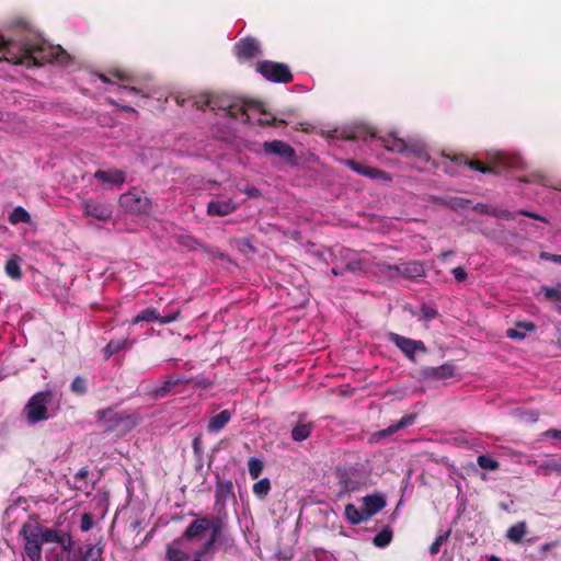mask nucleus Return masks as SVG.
Returning <instances> with one entry per match:
<instances>
[{
  "mask_svg": "<svg viewBox=\"0 0 561 561\" xmlns=\"http://www.w3.org/2000/svg\"><path fill=\"white\" fill-rule=\"evenodd\" d=\"M22 34L16 38L0 37V60L27 68L56 61L67 64L70 55L60 46L51 45L33 32L26 22H21Z\"/></svg>",
  "mask_w": 561,
  "mask_h": 561,
  "instance_id": "obj_1",
  "label": "nucleus"
},
{
  "mask_svg": "<svg viewBox=\"0 0 561 561\" xmlns=\"http://www.w3.org/2000/svg\"><path fill=\"white\" fill-rule=\"evenodd\" d=\"M444 157L457 164L467 165L484 174H500L506 170L518 169L523 164L522 158L518 154H510L506 152H496L494 156L490 157L488 164H484L480 160L469 159L465 154L450 156L444 153Z\"/></svg>",
  "mask_w": 561,
  "mask_h": 561,
  "instance_id": "obj_2",
  "label": "nucleus"
},
{
  "mask_svg": "<svg viewBox=\"0 0 561 561\" xmlns=\"http://www.w3.org/2000/svg\"><path fill=\"white\" fill-rule=\"evenodd\" d=\"M207 530H209L210 534L203 545L215 551V545L220 539L222 533V520L220 517H214L210 519L209 517L204 516L194 519L185 528L184 537L194 538L195 541H201Z\"/></svg>",
  "mask_w": 561,
  "mask_h": 561,
  "instance_id": "obj_3",
  "label": "nucleus"
},
{
  "mask_svg": "<svg viewBox=\"0 0 561 561\" xmlns=\"http://www.w3.org/2000/svg\"><path fill=\"white\" fill-rule=\"evenodd\" d=\"M348 140H367L368 138L377 139L380 146L386 150L403 154L407 151V140L397 137L393 134L386 136H377L376 131L366 125L355 126L347 135L344 136Z\"/></svg>",
  "mask_w": 561,
  "mask_h": 561,
  "instance_id": "obj_4",
  "label": "nucleus"
},
{
  "mask_svg": "<svg viewBox=\"0 0 561 561\" xmlns=\"http://www.w3.org/2000/svg\"><path fill=\"white\" fill-rule=\"evenodd\" d=\"M53 398V391L43 390L28 399L23 410L28 424L34 425L50 417L47 404L51 402Z\"/></svg>",
  "mask_w": 561,
  "mask_h": 561,
  "instance_id": "obj_5",
  "label": "nucleus"
},
{
  "mask_svg": "<svg viewBox=\"0 0 561 561\" xmlns=\"http://www.w3.org/2000/svg\"><path fill=\"white\" fill-rule=\"evenodd\" d=\"M95 417L105 432H114L122 426L130 428L136 425V420L131 414L115 408L100 409L95 412Z\"/></svg>",
  "mask_w": 561,
  "mask_h": 561,
  "instance_id": "obj_6",
  "label": "nucleus"
},
{
  "mask_svg": "<svg viewBox=\"0 0 561 561\" xmlns=\"http://www.w3.org/2000/svg\"><path fill=\"white\" fill-rule=\"evenodd\" d=\"M20 536L24 540V553L31 561H42L41 524L26 522L20 529Z\"/></svg>",
  "mask_w": 561,
  "mask_h": 561,
  "instance_id": "obj_7",
  "label": "nucleus"
},
{
  "mask_svg": "<svg viewBox=\"0 0 561 561\" xmlns=\"http://www.w3.org/2000/svg\"><path fill=\"white\" fill-rule=\"evenodd\" d=\"M118 203L130 215H149L153 207L152 201L140 194L135 187L123 193L119 196Z\"/></svg>",
  "mask_w": 561,
  "mask_h": 561,
  "instance_id": "obj_8",
  "label": "nucleus"
},
{
  "mask_svg": "<svg viewBox=\"0 0 561 561\" xmlns=\"http://www.w3.org/2000/svg\"><path fill=\"white\" fill-rule=\"evenodd\" d=\"M266 80L277 83H289L294 77L287 65L271 60L259 61L255 67Z\"/></svg>",
  "mask_w": 561,
  "mask_h": 561,
  "instance_id": "obj_9",
  "label": "nucleus"
},
{
  "mask_svg": "<svg viewBox=\"0 0 561 561\" xmlns=\"http://www.w3.org/2000/svg\"><path fill=\"white\" fill-rule=\"evenodd\" d=\"M387 337L413 363L416 360L415 355L417 353L426 354L428 352L426 345L421 340H413L394 332H388Z\"/></svg>",
  "mask_w": 561,
  "mask_h": 561,
  "instance_id": "obj_10",
  "label": "nucleus"
},
{
  "mask_svg": "<svg viewBox=\"0 0 561 561\" xmlns=\"http://www.w3.org/2000/svg\"><path fill=\"white\" fill-rule=\"evenodd\" d=\"M252 110H255L260 114H266V111L262 102L255 100L245 101L242 99H238L230 101L226 115L232 118L242 117L243 123H249V112Z\"/></svg>",
  "mask_w": 561,
  "mask_h": 561,
  "instance_id": "obj_11",
  "label": "nucleus"
},
{
  "mask_svg": "<svg viewBox=\"0 0 561 561\" xmlns=\"http://www.w3.org/2000/svg\"><path fill=\"white\" fill-rule=\"evenodd\" d=\"M263 153L266 156H276L287 164L297 165V154L295 149L283 140L264 141L262 144Z\"/></svg>",
  "mask_w": 561,
  "mask_h": 561,
  "instance_id": "obj_12",
  "label": "nucleus"
},
{
  "mask_svg": "<svg viewBox=\"0 0 561 561\" xmlns=\"http://www.w3.org/2000/svg\"><path fill=\"white\" fill-rule=\"evenodd\" d=\"M236 57L240 61H248L261 54L260 42L251 36L239 39L234 45Z\"/></svg>",
  "mask_w": 561,
  "mask_h": 561,
  "instance_id": "obj_13",
  "label": "nucleus"
},
{
  "mask_svg": "<svg viewBox=\"0 0 561 561\" xmlns=\"http://www.w3.org/2000/svg\"><path fill=\"white\" fill-rule=\"evenodd\" d=\"M419 380H442L455 376V366L450 363H445L437 367L424 366L417 370Z\"/></svg>",
  "mask_w": 561,
  "mask_h": 561,
  "instance_id": "obj_14",
  "label": "nucleus"
},
{
  "mask_svg": "<svg viewBox=\"0 0 561 561\" xmlns=\"http://www.w3.org/2000/svg\"><path fill=\"white\" fill-rule=\"evenodd\" d=\"M185 541H195L194 538H185L184 533L165 546V561H188L191 554L183 549Z\"/></svg>",
  "mask_w": 561,
  "mask_h": 561,
  "instance_id": "obj_15",
  "label": "nucleus"
},
{
  "mask_svg": "<svg viewBox=\"0 0 561 561\" xmlns=\"http://www.w3.org/2000/svg\"><path fill=\"white\" fill-rule=\"evenodd\" d=\"M104 543L102 541L95 545H88L85 547H78L72 552L71 561H100L104 553Z\"/></svg>",
  "mask_w": 561,
  "mask_h": 561,
  "instance_id": "obj_16",
  "label": "nucleus"
},
{
  "mask_svg": "<svg viewBox=\"0 0 561 561\" xmlns=\"http://www.w3.org/2000/svg\"><path fill=\"white\" fill-rule=\"evenodd\" d=\"M83 213L101 221H106L112 217V208L101 202L94 199H85L81 204Z\"/></svg>",
  "mask_w": 561,
  "mask_h": 561,
  "instance_id": "obj_17",
  "label": "nucleus"
},
{
  "mask_svg": "<svg viewBox=\"0 0 561 561\" xmlns=\"http://www.w3.org/2000/svg\"><path fill=\"white\" fill-rule=\"evenodd\" d=\"M343 164L347 167L353 172L364 175L369 179H381L386 181H390L391 178L388 173L382 170L366 165L364 163L357 162L353 159H346L343 161Z\"/></svg>",
  "mask_w": 561,
  "mask_h": 561,
  "instance_id": "obj_18",
  "label": "nucleus"
},
{
  "mask_svg": "<svg viewBox=\"0 0 561 561\" xmlns=\"http://www.w3.org/2000/svg\"><path fill=\"white\" fill-rule=\"evenodd\" d=\"M342 259L345 262L343 266V271L357 274V273H366L368 271V262L360 257L355 252L345 249L343 251Z\"/></svg>",
  "mask_w": 561,
  "mask_h": 561,
  "instance_id": "obj_19",
  "label": "nucleus"
},
{
  "mask_svg": "<svg viewBox=\"0 0 561 561\" xmlns=\"http://www.w3.org/2000/svg\"><path fill=\"white\" fill-rule=\"evenodd\" d=\"M93 176L103 183H108L116 186H122L126 181V172L115 168L110 170L99 169L94 172Z\"/></svg>",
  "mask_w": 561,
  "mask_h": 561,
  "instance_id": "obj_20",
  "label": "nucleus"
},
{
  "mask_svg": "<svg viewBox=\"0 0 561 561\" xmlns=\"http://www.w3.org/2000/svg\"><path fill=\"white\" fill-rule=\"evenodd\" d=\"M237 209V205L232 199H214L210 201L207 205V215L208 216H228L232 214Z\"/></svg>",
  "mask_w": 561,
  "mask_h": 561,
  "instance_id": "obj_21",
  "label": "nucleus"
},
{
  "mask_svg": "<svg viewBox=\"0 0 561 561\" xmlns=\"http://www.w3.org/2000/svg\"><path fill=\"white\" fill-rule=\"evenodd\" d=\"M516 215H522V216H525L528 218H533V219L541 221L543 224L549 222L548 219L545 218L543 216L536 214V213L528 211V210H518L517 213H512L504 208L493 207L492 211H491L492 217L497 218V219H504V220H514Z\"/></svg>",
  "mask_w": 561,
  "mask_h": 561,
  "instance_id": "obj_22",
  "label": "nucleus"
},
{
  "mask_svg": "<svg viewBox=\"0 0 561 561\" xmlns=\"http://www.w3.org/2000/svg\"><path fill=\"white\" fill-rule=\"evenodd\" d=\"M363 510L367 518L377 514L386 506V499L380 494H370L363 497Z\"/></svg>",
  "mask_w": 561,
  "mask_h": 561,
  "instance_id": "obj_23",
  "label": "nucleus"
},
{
  "mask_svg": "<svg viewBox=\"0 0 561 561\" xmlns=\"http://www.w3.org/2000/svg\"><path fill=\"white\" fill-rule=\"evenodd\" d=\"M415 420H416V414L404 415L397 423L391 424L387 428L377 432L375 434V436H377L379 438L390 436L402 428L413 425L415 423Z\"/></svg>",
  "mask_w": 561,
  "mask_h": 561,
  "instance_id": "obj_24",
  "label": "nucleus"
},
{
  "mask_svg": "<svg viewBox=\"0 0 561 561\" xmlns=\"http://www.w3.org/2000/svg\"><path fill=\"white\" fill-rule=\"evenodd\" d=\"M178 380H173V375L167 376L161 385H154L149 390V396L154 400H160L168 396L170 391L176 386Z\"/></svg>",
  "mask_w": 561,
  "mask_h": 561,
  "instance_id": "obj_25",
  "label": "nucleus"
},
{
  "mask_svg": "<svg viewBox=\"0 0 561 561\" xmlns=\"http://www.w3.org/2000/svg\"><path fill=\"white\" fill-rule=\"evenodd\" d=\"M231 420V412L229 410H222L218 414L209 419L207 424L208 433H219L226 427Z\"/></svg>",
  "mask_w": 561,
  "mask_h": 561,
  "instance_id": "obj_26",
  "label": "nucleus"
},
{
  "mask_svg": "<svg viewBox=\"0 0 561 561\" xmlns=\"http://www.w3.org/2000/svg\"><path fill=\"white\" fill-rule=\"evenodd\" d=\"M229 497H234L233 484L231 481H217L215 489L216 504L225 505Z\"/></svg>",
  "mask_w": 561,
  "mask_h": 561,
  "instance_id": "obj_27",
  "label": "nucleus"
},
{
  "mask_svg": "<svg viewBox=\"0 0 561 561\" xmlns=\"http://www.w3.org/2000/svg\"><path fill=\"white\" fill-rule=\"evenodd\" d=\"M536 330V324L529 321L517 322L514 328L506 331V336L513 340H523L526 332Z\"/></svg>",
  "mask_w": 561,
  "mask_h": 561,
  "instance_id": "obj_28",
  "label": "nucleus"
},
{
  "mask_svg": "<svg viewBox=\"0 0 561 561\" xmlns=\"http://www.w3.org/2000/svg\"><path fill=\"white\" fill-rule=\"evenodd\" d=\"M408 157L412 156L422 161L428 162L430 157L426 147L421 141H407V151L403 153Z\"/></svg>",
  "mask_w": 561,
  "mask_h": 561,
  "instance_id": "obj_29",
  "label": "nucleus"
},
{
  "mask_svg": "<svg viewBox=\"0 0 561 561\" xmlns=\"http://www.w3.org/2000/svg\"><path fill=\"white\" fill-rule=\"evenodd\" d=\"M314 428V424L312 422L297 423L291 430V438L294 442H302L310 437L312 431Z\"/></svg>",
  "mask_w": 561,
  "mask_h": 561,
  "instance_id": "obj_30",
  "label": "nucleus"
},
{
  "mask_svg": "<svg viewBox=\"0 0 561 561\" xmlns=\"http://www.w3.org/2000/svg\"><path fill=\"white\" fill-rule=\"evenodd\" d=\"M526 533H527V524L525 520H522V522H518V523L512 525L507 529L506 538L514 543H519V542H522Z\"/></svg>",
  "mask_w": 561,
  "mask_h": 561,
  "instance_id": "obj_31",
  "label": "nucleus"
},
{
  "mask_svg": "<svg viewBox=\"0 0 561 561\" xmlns=\"http://www.w3.org/2000/svg\"><path fill=\"white\" fill-rule=\"evenodd\" d=\"M160 320V313L159 311L153 307H148L144 310H141L137 316H135L131 320V324H138L140 322H159Z\"/></svg>",
  "mask_w": 561,
  "mask_h": 561,
  "instance_id": "obj_32",
  "label": "nucleus"
},
{
  "mask_svg": "<svg viewBox=\"0 0 561 561\" xmlns=\"http://www.w3.org/2000/svg\"><path fill=\"white\" fill-rule=\"evenodd\" d=\"M344 515L348 523L352 525H358L368 519L364 513V510L359 511L352 503L345 505Z\"/></svg>",
  "mask_w": 561,
  "mask_h": 561,
  "instance_id": "obj_33",
  "label": "nucleus"
},
{
  "mask_svg": "<svg viewBox=\"0 0 561 561\" xmlns=\"http://www.w3.org/2000/svg\"><path fill=\"white\" fill-rule=\"evenodd\" d=\"M424 267L419 262H410L400 265V276L405 278H416L424 275Z\"/></svg>",
  "mask_w": 561,
  "mask_h": 561,
  "instance_id": "obj_34",
  "label": "nucleus"
},
{
  "mask_svg": "<svg viewBox=\"0 0 561 561\" xmlns=\"http://www.w3.org/2000/svg\"><path fill=\"white\" fill-rule=\"evenodd\" d=\"M128 344V340H111L103 348V355L105 359H108L113 355L119 353Z\"/></svg>",
  "mask_w": 561,
  "mask_h": 561,
  "instance_id": "obj_35",
  "label": "nucleus"
},
{
  "mask_svg": "<svg viewBox=\"0 0 561 561\" xmlns=\"http://www.w3.org/2000/svg\"><path fill=\"white\" fill-rule=\"evenodd\" d=\"M31 220V215L22 206H16L9 216V222L11 225H18L21 222L30 224Z\"/></svg>",
  "mask_w": 561,
  "mask_h": 561,
  "instance_id": "obj_36",
  "label": "nucleus"
},
{
  "mask_svg": "<svg viewBox=\"0 0 561 561\" xmlns=\"http://www.w3.org/2000/svg\"><path fill=\"white\" fill-rule=\"evenodd\" d=\"M111 77L119 80V81H123V82H131L133 81V78L125 73L124 71L122 70H118V69H113V70H110L107 75H104V73H99L98 75V78L104 82V83H108V84H112L113 81L111 80Z\"/></svg>",
  "mask_w": 561,
  "mask_h": 561,
  "instance_id": "obj_37",
  "label": "nucleus"
},
{
  "mask_svg": "<svg viewBox=\"0 0 561 561\" xmlns=\"http://www.w3.org/2000/svg\"><path fill=\"white\" fill-rule=\"evenodd\" d=\"M4 270L7 275L12 279H21L22 272L19 256H13L10 260H8Z\"/></svg>",
  "mask_w": 561,
  "mask_h": 561,
  "instance_id": "obj_38",
  "label": "nucleus"
},
{
  "mask_svg": "<svg viewBox=\"0 0 561 561\" xmlns=\"http://www.w3.org/2000/svg\"><path fill=\"white\" fill-rule=\"evenodd\" d=\"M392 537V530L389 527H385L374 537L373 543L378 548H385L391 542Z\"/></svg>",
  "mask_w": 561,
  "mask_h": 561,
  "instance_id": "obj_39",
  "label": "nucleus"
},
{
  "mask_svg": "<svg viewBox=\"0 0 561 561\" xmlns=\"http://www.w3.org/2000/svg\"><path fill=\"white\" fill-rule=\"evenodd\" d=\"M253 493L261 500L265 499L271 491V482L263 478L253 484Z\"/></svg>",
  "mask_w": 561,
  "mask_h": 561,
  "instance_id": "obj_40",
  "label": "nucleus"
},
{
  "mask_svg": "<svg viewBox=\"0 0 561 561\" xmlns=\"http://www.w3.org/2000/svg\"><path fill=\"white\" fill-rule=\"evenodd\" d=\"M263 469H264L263 460L255 458V457H251L248 460L249 474L253 480L257 479L261 476Z\"/></svg>",
  "mask_w": 561,
  "mask_h": 561,
  "instance_id": "obj_41",
  "label": "nucleus"
},
{
  "mask_svg": "<svg viewBox=\"0 0 561 561\" xmlns=\"http://www.w3.org/2000/svg\"><path fill=\"white\" fill-rule=\"evenodd\" d=\"M538 470L545 476H549L552 472L561 473V462L557 461L556 459H549L541 462L538 466Z\"/></svg>",
  "mask_w": 561,
  "mask_h": 561,
  "instance_id": "obj_42",
  "label": "nucleus"
},
{
  "mask_svg": "<svg viewBox=\"0 0 561 561\" xmlns=\"http://www.w3.org/2000/svg\"><path fill=\"white\" fill-rule=\"evenodd\" d=\"M70 391L77 396H84L88 393V382L87 379L77 376L70 383Z\"/></svg>",
  "mask_w": 561,
  "mask_h": 561,
  "instance_id": "obj_43",
  "label": "nucleus"
},
{
  "mask_svg": "<svg viewBox=\"0 0 561 561\" xmlns=\"http://www.w3.org/2000/svg\"><path fill=\"white\" fill-rule=\"evenodd\" d=\"M215 551L202 545V547L193 552L191 561H213Z\"/></svg>",
  "mask_w": 561,
  "mask_h": 561,
  "instance_id": "obj_44",
  "label": "nucleus"
},
{
  "mask_svg": "<svg viewBox=\"0 0 561 561\" xmlns=\"http://www.w3.org/2000/svg\"><path fill=\"white\" fill-rule=\"evenodd\" d=\"M379 273L387 275L389 278L400 276V265H391L387 263H377Z\"/></svg>",
  "mask_w": 561,
  "mask_h": 561,
  "instance_id": "obj_45",
  "label": "nucleus"
},
{
  "mask_svg": "<svg viewBox=\"0 0 561 561\" xmlns=\"http://www.w3.org/2000/svg\"><path fill=\"white\" fill-rule=\"evenodd\" d=\"M59 539V533L54 528H47L41 525V540L44 542H55Z\"/></svg>",
  "mask_w": 561,
  "mask_h": 561,
  "instance_id": "obj_46",
  "label": "nucleus"
},
{
  "mask_svg": "<svg viewBox=\"0 0 561 561\" xmlns=\"http://www.w3.org/2000/svg\"><path fill=\"white\" fill-rule=\"evenodd\" d=\"M231 99L229 98H220V96H214L211 95V105L210 110L213 111H224L227 112Z\"/></svg>",
  "mask_w": 561,
  "mask_h": 561,
  "instance_id": "obj_47",
  "label": "nucleus"
},
{
  "mask_svg": "<svg viewBox=\"0 0 561 561\" xmlns=\"http://www.w3.org/2000/svg\"><path fill=\"white\" fill-rule=\"evenodd\" d=\"M477 462L480 468L485 470H496L500 466L495 459L485 455H480L477 459Z\"/></svg>",
  "mask_w": 561,
  "mask_h": 561,
  "instance_id": "obj_48",
  "label": "nucleus"
},
{
  "mask_svg": "<svg viewBox=\"0 0 561 561\" xmlns=\"http://www.w3.org/2000/svg\"><path fill=\"white\" fill-rule=\"evenodd\" d=\"M541 291L548 300L561 301V284L558 287L542 286Z\"/></svg>",
  "mask_w": 561,
  "mask_h": 561,
  "instance_id": "obj_49",
  "label": "nucleus"
},
{
  "mask_svg": "<svg viewBox=\"0 0 561 561\" xmlns=\"http://www.w3.org/2000/svg\"><path fill=\"white\" fill-rule=\"evenodd\" d=\"M264 115L268 116V117L267 118H260V119H257V125H260L262 127H266V126H285V125H287L286 121H284L282 118H277V117L273 116L272 114H268L267 112Z\"/></svg>",
  "mask_w": 561,
  "mask_h": 561,
  "instance_id": "obj_50",
  "label": "nucleus"
},
{
  "mask_svg": "<svg viewBox=\"0 0 561 561\" xmlns=\"http://www.w3.org/2000/svg\"><path fill=\"white\" fill-rule=\"evenodd\" d=\"M437 309L428 306V305H422L420 308V319L425 321H431L433 319H436L438 317Z\"/></svg>",
  "mask_w": 561,
  "mask_h": 561,
  "instance_id": "obj_51",
  "label": "nucleus"
},
{
  "mask_svg": "<svg viewBox=\"0 0 561 561\" xmlns=\"http://www.w3.org/2000/svg\"><path fill=\"white\" fill-rule=\"evenodd\" d=\"M56 543L60 545L65 552H70L73 548V540L69 533H59V539Z\"/></svg>",
  "mask_w": 561,
  "mask_h": 561,
  "instance_id": "obj_52",
  "label": "nucleus"
},
{
  "mask_svg": "<svg viewBox=\"0 0 561 561\" xmlns=\"http://www.w3.org/2000/svg\"><path fill=\"white\" fill-rule=\"evenodd\" d=\"M193 105L198 110H204L205 107H209L211 105V95L209 94H201L194 98Z\"/></svg>",
  "mask_w": 561,
  "mask_h": 561,
  "instance_id": "obj_53",
  "label": "nucleus"
},
{
  "mask_svg": "<svg viewBox=\"0 0 561 561\" xmlns=\"http://www.w3.org/2000/svg\"><path fill=\"white\" fill-rule=\"evenodd\" d=\"M192 385L199 389H208L214 386V380L205 376H197L193 378Z\"/></svg>",
  "mask_w": 561,
  "mask_h": 561,
  "instance_id": "obj_54",
  "label": "nucleus"
},
{
  "mask_svg": "<svg viewBox=\"0 0 561 561\" xmlns=\"http://www.w3.org/2000/svg\"><path fill=\"white\" fill-rule=\"evenodd\" d=\"M519 181L524 182V183H535L536 182V183H539L545 186L548 185V179L545 175L539 174V173H533L529 176L520 178Z\"/></svg>",
  "mask_w": 561,
  "mask_h": 561,
  "instance_id": "obj_55",
  "label": "nucleus"
},
{
  "mask_svg": "<svg viewBox=\"0 0 561 561\" xmlns=\"http://www.w3.org/2000/svg\"><path fill=\"white\" fill-rule=\"evenodd\" d=\"M449 534L439 535L436 540L430 546L428 551L432 556L439 552L440 546L447 540Z\"/></svg>",
  "mask_w": 561,
  "mask_h": 561,
  "instance_id": "obj_56",
  "label": "nucleus"
},
{
  "mask_svg": "<svg viewBox=\"0 0 561 561\" xmlns=\"http://www.w3.org/2000/svg\"><path fill=\"white\" fill-rule=\"evenodd\" d=\"M93 526V517L90 513H84L81 515L80 520V529L81 531H89Z\"/></svg>",
  "mask_w": 561,
  "mask_h": 561,
  "instance_id": "obj_57",
  "label": "nucleus"
},
{
  "mask_svg": "<svg viewBox=\"0 0 561 561\" xmlns=\"http://www.w3.org/2000/svg\"><path fill=\"white\" fill-rule=\"evenodd\" d=\"M180 314H181V310L180 309H176L168 314H164V316H161L160 314V320H159V323L161 324H168V323H172V322H175L179 318H180Z\"/></svg>",
  "mask_w": 561,
  "mask_h": 561,
  "instance_id": "obj_58",
  "label": "nucleus"
},
{
  "mask_svg": "<svg viewBox=\"0 0 561 561\" xmlns=\"http://www.w3.org/2000/svg\"><path fill=\"white\" fill-rule=\"evenodd\" d=\"M470 201L459 197H454L450 199V207L455 210L467 208Z\"/></svg>",
  "mask_w": 561,
  "mask_h": 561,
  "instance_id": "obj_59",
  "label": "nucleus"
},
{
  "mask_svg": "<svg viewBox=\"0 0 561 561\" xmlns=\"http://www.w3.org/2000/svg\"><path fill=\"white\" fill-rule=\"evenodd\" d=\"M493 206H490L488 204L478 203L476 204L472 209L479 214L491 216Z\"/></svg>",
  "mask_w": 561,
  "mask_h": 561,
  "instance_id": "obj_60",
  "label": "nucleus"
},
{
  "mask_svg": "<svg viewBox=\"0 0 561 561\" xmlns=\"http://www.w3.org/2000/svg\"><path fill=\"white\" fill-rule=\"evenodd\" d=\"M454 277L457 282L461 283L467 279V272L463 267L457 266L453 270Z\"/></svg>",
  "mask_w": 561,
  "mask_h": 561,
  "instance_id": "obj_61",
  "label": "nucleus"
},
{
  "mask_svg": "<svg viewBox=\"0 0 561 561\" xmlns=\"http://www.w3.org/2000/svg\"><path fill=\"white\" fill-rule=\"evenodd\" d=\"M192 447H193V450H194V454L195 455H201L202 454V450H203V442H202V436L198 435L196 436L193 442H192Z\"/></svg>",
  "mask_w": 561,
  "mask_h": 561,
  "instance_id": "obj_62",
  "label": "nucleus"
},
{
  "mask_svg": "<svg viewBox=\"0 0 561 561\" xmlns=\"http://www.w3.org/2000/svg\"><path fill=\"white\" fill-rule=\"evenodd\" d=\"M90 474V471L88 469V467H83L81 468L76 474H75V480L78 482V481H82V480H85L88 478V476Z\"/></svg>",
  "mask_w": 561,
  "mask_h": 561,
  "instance_id": "obj_63",
  "label": "nucleus"
},
{
  "mask_svg": "<svg viewBox=\"0 0 561 561\" xmlns=\"http://www.w3.org/2000/svg\"><path fill=\"white\" fill-rule=\"evenodd\" d=\"M545 436L552 437L556 439H561V430H554V428L548 430L545 433Z\"/></svg>",
  "mask_w": 561,
  "mask_h": 561,
  "instance_id": "obj_64",
  "label": "nucleus"
}]
</instances>
